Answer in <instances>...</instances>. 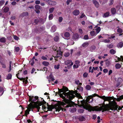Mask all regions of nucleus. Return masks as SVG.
<instances>
[{
  "label": "nucleus",
  "mask_w": 123,
  "mask_h": 123,
  "mask_svg": "<svg viewBox=\"0 0 123 123\" xmlns=\"http://www.w3.org/2000/svg\"><path fill=\"white\" fill-rule=\"evenodd\" d=\"M60 90H62L61 92H66L69 91L68 88L64 86H63L62 88Z\"/></svg>",
  "instance_id": "nucleus-8"
},
{
  "label": "nucleus",
  "mask_w": 123,
  "mask_h": 123,
  "mask_svg": "<svg viewBox=\"0 0 123 123\" xmlns=\"http://www.w3.org/2000/svg\"><path fill=\"white\" fill-rule=\"evenodd\" d=\"M77 92L78 91L77 90L69 91L68 92L64 93V95L68 99L67 100H72L75 97V95H76V94L78 93Z\"/></svg>",
  "instance_id": "nucleus-5"
},
{
  "label": "nucleus",
  "mask_w": 123,
  "mask_h": 123,
  "mask_svg": "<svg viewBox=\"0 0 123 123\" xmlns=\"http://www.w3.org/2000/svg\"><path fill=\"white\" fill-rule=\"evenodd\" d=\"M110 52L111 54L113 55L116 53V51L113 49H111L110 50Z\"/></svg>",
  "instance_id": "nucleus-23"
},
{
  "label": "nucleus",
  "mask_w": 123,
  "mask_h": 123,
  "mask_svg": "<svg viewBox=\"0 0 123 123\" xmlns=\"http://www.w3.org/2000/svg\"><path fill=\"white\" fill-rule=\"evenodd\" d=\"M63 18L62 17H59V22H61L62 21Z\"/></svg>",
  "instance_id": "nucleus-53"
},
{
  "label": "nucleus",
  "mask_w": 123,
  "mask_h": 123,
  "mask_svg": "<svg viewBox=\"0 0 123 123\" xmlns=\"http://www.w3.org/2000/svg\"><path fill=\"white\" fill-rule=\"evenodd\" d=\"M40 1L39 0H36L35 1V3L37 4H38L40 3Z\"/></svg>",
  "instance_id": "nucleus-62"
},
{
  "label": "nucleus",
  "mask_w": 123,
  "mask_h": 123,
  "mask_svg": "<svg viewBox=\"0 0 123 123\" xmlns=\"http://www.w3.org/2000/svg\"><path fill=\"white\" fill-rule=\"evenodd\" d=\"M88 74L86 72H85L83 74V76L84 77L86 78L87 77Z\"/></svg>",
  "instance_id": "nucleus-45"
},
{
  "label": "nucleus",
  "mask_w": 123,
  "mask_h": 123,
  "mask_svg": "<svg viewBox=\"0 0 123 123\" xmlns=\"http://www.w3.org/2000/svg\"><path fill=\"white\" fill-rule=\"evenodd\" d=\"M97 96L102 99L103 100H116L118 99V98L117 99L114 98L113 96L110 97L107 96L106 97L105 96H100L94 93L92 95L89 96L87 97L86 100H90V99H92L93 97Z\"/></svg>",
  "instance_id": "nucleus-4"
},
{
  "label": "nucleus",
  "mask_w": 123,
  "mask_h": 123,
  "mask_svg": "<svg viewBox=\"0 0 123 123\" xmlns=\"http://www.w3.org/2000/svg\"><path fill=\"white\" fill-rule=\"evenodd\" d=\"M2 67L3 68H6V65L5 63V62H3V61L0 62Z\"/></svg>",
  "instance_id": "nucleus-16"
},
{
  "label": "nucleus",
  "mask_w": 123,
  "mask_h": 123,
  "mask_svg": "<svg viewBox=\"0 0 123 123\" xmlns=\"http://www.w3.org/2000/svg\"><path fill=\"white\" fill-rule=\"evenodd\" d=\"M12 70L11 68V66L10 65H9V69L7 71L8 72H10Z\"/></svg>",
  "instance_id": "nucleus-56"
},
{
  "label": "nucleus",
  "mask_w": 123,
  "mask_h": 123,
  "mask_svg": "<svg viewBox=\"0 0 123 123\" xmlns=\"http://www.w3.org/2000/svg\"><path fill=\"white\" fill-rule=\"evenodd\" d=\"M104 61L105 62L106 65L107 67L109 66L110 65L111 62L109 61L108 59H107L105 60Z\"/></svg>",
  "instance_id": "nucleus-15"
},
{
  "label": "nucleus",
  "mask_w": 123,
  "mask_h": 123,
  "mask_svg": "<svg viewBox=\"0 0 123 123\" xmlns=\"http://www.w3.org/2000/svg\"><path fill=\"white\" fill-rule=\"evenodd\" d=\"M111 11L112 14L113 15H114L116 13V10L114 8H112L111 9Z\"/></svg>",
  "instance_id": "nucleus-13"
},
{
  "label": "nucleus",
  "mask_w": 123,
  "mask_h": 123,
  "mask_svg": "<svg viewBox=\"0 0 123 123\" xmlns=\"http://www.w3.org/2000/svg\"><path fill=\"white\" fill-rule=\"evenodd\" d=\"M90 33L91 35L92 36H96V33L94 31H91L90 32Z\"/></svg>",
  "instance_id": "nucleus-25"
},
{
  "label": "nucleus",
  "mask_w": 123,
  "mask_h": 123,
  "mask_svg": "<svg viewBox=\"0 0 123 123\" xmlns=\"http://www.w3.org/2000/svg\"><path fill=\"white\" fill-rule=\"evenodd\" d=\"M123 46V43L122 42H120L118 44V47L120 48H122Z\"/></svg>",
  "instance_id": "nucleus-36"
},
{
  "label": "nucleus",
  "mask_w": 123,
  "mask_h": 123,
  "mask_svg": "<svg viewBox=\"0 0 123 123\" xmlns=\"http://www.w3.org/2000/svg\"><path fill=\"white\" fill-rule=\"evenodd\" d=\"M55 9L54 7H52L49 9V13H52L53 11Z\"/></svg>",
  "instance_id": "nucleus-34"
},
{
  "label": "nucleus",
  "mask_w": 123,
  "mask_h": 123,
  "mask_svg": "<svg viewBox=\"0 0 123 123\" xmlns=\"http://www.w3.org/2000/svg\"><path fill=\"white\" fill-rule=\"evenodd\" d=\"M110 41L109 39H105L102 41V42L106 43H109Z\"/></svg>",
  "instance_id": "nucleus-28"
},
{
  "label": "nucleus",
  "mask_w": 123,
  "mask_h": 123,
  "mask_svg": "<svg viewBox=\"0 0 123 123\" xmlns=\"http://www.w3.org/2000/svg\"><path fill=\"white\" fill-rule=\"evenodd\" d=\"M101 30L100 28V27H98L96 28V32L97 34H98L100 31Z\"/></svg>",
  "instance_id": "nucleus-29"
},
{
  "label": "nucleus",
  "mask_w": 123,
  "mask_h": 123,
  "mask_svg": "<svg viewBox=\"0 0 123 123\" xmlns=\"http://www.w3.org/2000/svg\"><path fill=\"white\" fill-rule=\"evenodd\" d=\"M76 95H75V97L77 98H78V99H79L80 98L81 99H83V98L82 96L79 93H77Z\"/></svg>",
  "instance_id": "nucleus-20"
},
{
  "label": "nucleus",
  "mask_w": 123,
  "mask_h": 123,
  "mask_svg": "<svg viewBox=\"0 0 123 123\" xmlns=\"http://www.w3.org/2000/svg\"><path fill=\"white\" fill-rule=\"evenodd\" d=\"M86 89L88 90H90L91 89V87L90 85H87L86 87Z\"/></svg>",
  "instance_id": "nucleus-33"
},
{
  "label": "nucleus",
  "mask_w": 123,
  "mask_h": 123,
  "mask_svg": "<svg viewBox=\"0 0 123 123\" xmlns=\"http://www.w3.org/2000/svg\"><path fill=\"white\" fill-rule=\"evenodd\" d=\"M58 92H56L55 93V96H56L57 94H59L61 92H61L62 91V90H60V89H60L59 88H58Z\"/></svg>",
  "instance_id": "nucleus-38"
},
{
  "label": "nucleus",
  "mask_w": 123,
  "mask_h": 123,
  "mask_svg": "<svg viewBox=\"0 0 123 123\" xmlns=\"http://www.w3.org/2000/svg\"><path fill=\"white\" fill-rule=\"evenodd\" d=\"M35 8L37 10L40 9V6L38 5H36L35 6Z\"/></svg>",
  "instance_id": "nucleus-40"
},
{
  "label": "nucleus",
  "mask_w": 123,
  "mask_h": 123,
  "mask_svg": "<svg viewBox=\"0 0 123 123\" xmlns=\"http://www.w3.org/2000/svg\"><path fill=\"white\" fill-rule=\"evenodd\" d=\"M6 41V39L5 37L1 38L0 39V41L1 42L5 43Z\"/></svg>",
  "instance_id": "nucleus-24"
},
{
  "label": "nucleus",
  "mask_w": 123,
  "mask_h": 123,
  "mask_svg": "<svg viewBox=\"0 0 123 123\" xmlns=\"http://www.w3.org/2000/svg\"><path fill=\"white\" fill-rule=\"evenodd\" d=\"M115 67L116 68L118 69L120 68L121 67V66L119 63H117L116 64Z\"/></svg>",
  "instance_id": "nucleus-27"
},
{
  "label": "nucleus",
  "mask_w": 123,
  "mask_h": 123,
  "mask_svg": "<svg viewBox=\"0 0 123 123\" xmlns=\"http://www.w3.org/2000/svg\"><path fill=\"white\" fill-rule=\"evenodd\" d=\"M78 118L79 121H85V117L82 116H79L78 117Z\"/></svg>",
  "instance_id": "nucleus-14"
},
{
  "label": "nucleus",
  "mask_w": 123,
  "mask_h": 123,
  "mask_svg": "<svg viewBox=\"0 0 123 123\" xmlns=\"http://www.w3.org/2000/svg\"><path fill=\"white\" fill-rule=\"evenodd\" d=\"M72 0H67L66 1V3L67 5H68L69 4L70 2H72Z\"/></svg>",
  "instance_id": "nucleus-52"
},
{
  "label": "nucleus",
  "mask_w": 123,
  "mask_h": 123,
  "mask_svg": "<svg viewBox=\"0 0 123 123\" xmlns=\"http://www.w3.org/2000/svg\"><path fill=\"white\" fill-rule=\"evenodd\" d=\"M85 16H86L85 15L84 13H83L81 14V16H80V18H82L84 17Z\"/></svg>",
  "instance_id": "nucleus-63"
},
{
  "label": "nucleus",
  "mask_w": 123,
  "mask_h": 123,
  "mask_svg": "<svg viewBox=\"0 0 123 123\" xmlns=\"http://www.w3.org/2000/svg\"><path fill=\"white\" fill-rule=\"evenodd\" d=\"M29 111L28 110H26L25 111V114L26 115V116H27V115L29 114Z\"/></svg>",
  "instance_id": "nucleus-51"
},
{
  "label": "nucleus",
  "mask_w": 123,
  "mask_h": 123,
  "mask_svg": "<svg viewBox=\"0 0 123 123\" xmlns=\"http://www.w3.org/2000/svg\"><path fill=\"white\" fill-rule=\"evenodd\" d=\"M59 39V38L58 36H56L54 38V40L56 42L58 41Z\"/></svg>",
  "instance_id": "nucleus-31"
},
{
  "label": "nucleus",
  "mask_w": 123,
  "mask_h": 123,
  "mask_svg": "<svg viewBox=\"0 0 123 123\" xmlns=\"http://www.w3.org/2000/svg\"><path fill=\"white\" fill-rule=\"evenodd\" d=\"M103 71L104 73H106L108 71V70L107 69H104L103 70Z\"/></svg>",
  "instance_id": "nucleus-64"
},
{
  "label": "nucleus",
  "mask_w": 123,
  "mask_h": 123,
  "mask_svg": "<svg viewBox=\"0 0 123 123\" xmlns=\"http://www.w3.org/2000/svg\"><path fill=\"white\" fill-rule=\"evenodd\" d=\"M12 75L11 74H9L7 76L6 79L8 80L11 79H12Z\"/></svg>",
  "instance_id": "nucleus-18"
},
{
  "label": "nucleus",
  "mask_w": 123,
  "mask_h": 123,
  "mask_svg": "<svg viewBox=\"0 0 123 123\" xmlns=\"http://www.w3.org/2000/svg\"><path fill=\"white\" fill-rule=\"evenodd\" d=\"M19 50L20 49L18 47H16L15 49V51L17 52H18L19 51Z\"/></svg>",
  "instance_id": "nucleus-50"
},
{
  "label": "nucleus",
  "mask_w": 123,
  "mask_h": 123,
  "mask_svg": "<svg viewBox=\"0 0 123 123\" xmlns=\"http://www.w3.org/2000/svg\"><path fill=\"white\" fill-rule=\"evenodd\" d=\"M84 39L85 40H87L89 39V37L88 35H85L84 37Z\"/></svg>",
  "instance_id": "nucleus-47"
},
{
  "label": "nucleus",
  "mask_w": 123,
  "mask_h": 123,
  "mask_svg": "<svg viewBox=\"0 0 123 123\" xmlns=\"http://www.w3.org/2000/svg\"><path fill=\"white\" fill-rule=\"evenodd\" d=\"M64 102L58 101L56 104V106L61 109L62 107L64 108L71 107L73 106L75 104V103L72 101V100H64Z\"/></svg>",
  "instance_id": "nucleus-3"
},
{
  "label": "nucleus",
  "mask_w": 123,
  "mask_h": 123,
  "mask_svg": "<svg viewBox=\"0 0 123 123\" xmlns=\"http://www.w3.org/2000/svg\"><path fill=\"white\" fill-rule=\"evenodd\" d=\"M23 82L25 83V84H26L28 83V81L27 80H26L25 78L24 80L23 81Z\"/></svg>",
  "instance_id": "nucleus-46"
},
{
  "label": "nucleus",
  "mask_w": 123,
  "mask_h": 123,
  "mask_svg": "<svg viewBox=\"0 0 123 123\" xmlns=\"http://www.w3.org/2000/svg\"><path fill=\"white\" fill-rule=\"evenodd\" d=\"M107 47L109 48H111L113 47V45L112 43H111L109 45H108Z\"/></svg>",
  "instance_id": "nucleus-37"
},
{
  "label": "nucleus",
  "mask_w": 123,
  "mask_h": 123,
  "mask_svg": "<svg viewBox=\"0 0 123 123\" xmlns=\"http://www.w3.org/2000/svg\"><path fill=\"white\" fill-rule=\"evenodd\" d=\"M117 31L120 33H121L123 32V30L122 29L119 28L117 29Z\"/></svg>",
  "instance_id": "nucleus-39"
},
{
  "label": "nucleus",
  "mask_w": 123,
  "mask_h": 123,
  "mask_svg": "<svg viewBox=\"0 0 123 123\" xmlns=\"http://www.w3.org/2000/svg\"><path fill=\"white\" fill-rule=\"evenodd\" d=\"M92 2L96 8H98L99 7V5L98 2L96 0H93Z\"/></svg>",
  "instance_id": "nucleus-10"
},
{
  "label": "nucleus",
  "mask_w": 123,
  "mask_h": 123,
  "mask_svg": "<svg viewBox=\"0 0 123 123\" xmlns=\"http://www.w3.org/2000/svg\"><path fill=\"white\" fill-rule=\"evenodd\" d=\"M5 2V1L4 0H2L0 1V6H1L3 5Z\"/></svg>",
  "instance_id": "nucleus-41"
},
{
  "label": "nucleus",
  "mask_w": 123,
  "mask_h": 123,
  "mask_svg": "<svg viewBox=\"0 0 123 123\" xmlns=\"http://www.w3.org/2000/svg\"><path fill=\"white\" fill-rule=\"evenodd\" d=\"M78 111L79 112L81 113H83L84 112V111L83 110L81 109H79Z\"/></svg>",
  "instance_id": "nucleus-57"
},
{
  "label": "nucleus",
  "mask_w": 123,
  "mask_h": 123,
  "mask_svg": "<svg viewBox=\"0 0 123 123\" xmlns=\"http://www.w3.org/2000/svg\"><path fill=\"white\" fill-rule=\"evenodd\" d=\"M39 21V19H38V18L35 19L34 20V23L36 24H37L38 23Z\"/></svg>",
  "instance_id": "nucleus-42"
},
{
  "label": "nucleus",
  "mask_w": 123,
  "mask_h": 123,
  "mask_svg": "<svg viewBox=\"0 0 123 123\" xmlns=\"http://www.w3.org/2000/svg\"><path fill=\"white\" fill-rule=\"evenodd\" d=\"M73 13L74 15L77 16L79 14L80 11L78 10H75L73 11Z\"/></svg>",
  "instance_id": "nucleus-12"
},
{
  "label": "nucleus",
  "mask_w": 123,
  "mask_h": 123,
  "mask_svg": "<svg viewBox=\"0 0 123 123\" xmlns=\"http://www.w3.org/2000/svg\"><path fill=\"white\" fill-rule=\"evenodd\" d=\"M57 54H59L60 56H61V58L62 56V53L61 51L58 52H57Z\"/></svg>",
  "instance_id": "nucleus-61"
},
{
  "label": "nucleus",
  "mask_w": 123,
  "mask_h": 123,
  "mask_svg": "<svg viewBox=\"0 0 123 123\" xmlns=\"http://www.w3.org/2000/svg\"><path fill=\"white\" fill-rule=\"evenodd\" d=\"M89 100H80L81 105L84 108L88 110L89 111H100L102 110V112L106 111H109L110 109L111 110H121L122 108L120 106L118 107V105L115 100H104V102L108 101V104H107L105 105V104L104 105L101 104L99 107L97 106L92 107L89 105L88 104Z\"/></svg>",
  "instance_id": "nucleus-1"
},
{
  "label": "nucleus",
  "mask_w": 123,
  "mask_h": 123,
  "mask_svg": "<svg viewBox=\"0 0 123 123\" xmlns=\"http://www.w3.org/2000/svg\"><path fill=\"white\" fill-rule=\"evenodd\" d=\"M9 10V8L8 6L5 7L3 9V12H7Z\"/></svg>",
  "instance_id": "nucleus-22"
},
{
  "label": "nucleus",
  "mask_w": 123,
  "mask_h": 123,
  "mask_svg": "<svg viewBox=\"0 0 123 123\" xmlns=\"http://www.w3.org/2000/svg\"><path fill=\"white\" fill-rule=\"evenodd\" d=\"M60 68V65L59 64L58 65H55L54 66V68L55 69H58Z\"/></svg>",
  "instance_id": "nucleus-48"
},
{
  "label": "nucleus",
  "mask_w": 123,
  "mask_h": 123,
  "mask_svg": "<svg viewBox=\"0 0 123 123\" xmlns=\"http://www.w3.org/2000/svg\"><path fill=\"white\" fill-rule=\"evenodd\" d=\"M78 87L77 88V90H79L81 91H83V88L82 87L78 86Z\"/></svg>",
  "instance_id": "nucleus-32"
},
{
  "label": "nucleus",
  "mask_w": 123,
  "mask_h": 123,
  "mask_svg": "<svg viewBox=\"0 0 123 123\" xmlns=\"http://www.w3.org/2000/svg\"><path fill=\"white\" fill-rule=\"evenodd\" d=\"M29 13L27 12H24L21 13L20 15V17H23L24 16H27L28 15Z\"/></svg>",
  "instance_id": "nucleus-11"
},
{
  "label": "nucleus",
  "mask_w": 123,
  "mask_h": 123,
  "mask_svg": "<svg viewBox=\"0 0 123 123\" xmlns=\"http://www.w3.org/2000/svg\"><path fill=\"white\" fill-rule=\"evenodd\" d=\"M64 35L65 37H68L70 36V34L69 32H66L65 33Z\"/></svg>",
  "instance_id": "nucleus-26"
},
{
  "label": "nucleus",
  "mask_w": 123,
  "mask_h": 123,
  "mask_svg": "<svg viewBox=\"0 0 123 123\" xmlns=\"http://www.w3.org/2000/svg\"><path fill=\"white\" fill-rule=\"evenodd\" d=\"M42 64L43 65L46 67L48 66L49 64V63L48 62L46 61L43 62Z\"/></svg>",
  "instance_id": "nucleus-21"
},
{
  "label": "nucleus",
  "mask_w": 123,
  "mask_h": 123,
  "mask_svg": "<svg viewBox=\"0 0 123 123\" xmlns=\"http://www.w3.org/2000/svg\"><path fill=\"white\" fill-rule=\"evenodd\" d=\"M41 59L43 60H47V58L45 56H43L41 57Z\"/></svg>",
  "instance_id": "nucleus-55"
},
{
  "label": "nucleus",
  "mask_w": 123,
  "mask_h": 123,
  "mask_svg": "<svg viewBox=\"0 0 123 123\" xmlns=\"http://www.w3.org/2000/svg\"><path fill=\"white\" fill-rule=\"evenodd\" d=\"M79 31L80 34H82L83 33V31L81 29H79Z\"/></svg>",
  "instance_id": "nucleus-60"
},
{
  "label": "nucleus",
  "mask_w": 123,
  "mask_h": 123,
  "mask_svg": "<svg viewBox=\"0 0 123 123\" xmlns=\"http://www.w3.org/2000/svg\"><path fill=\"white\" fill-rule=\"evenodd\" d=\"M71 62V61L69 60H68L66 62V63H67V64H70Z\"/></svg>",
  "instance_id": "nucleus-59"
},
{
  "label": "nucleus",
  "mask_w": 123,
  "mask_h": 123,
  "mask_svg": "<svg viewBox=\"0 0 123 123\" xmlns=\"http://www.w3.org/2000/svg\"><path fill=\"white\" fill-rule=\"evenodd\" d=\"M70 55V53H69L67 52L66 53L64 54V56L66 57Z\"/></svg>",
  "instance_id": "nucleus-43"
},
{
  "label": "nucleus",
  "mask_w": 123,
  "mask_h": 123,
  "mask_svg": "<svg viewBox=\"0 0 123 123\" xmlns=\"http://www.w3.org/2000/svg\"><path fill=\"white\" fill-rule=\"evenodd\" d=\"M79 37V35L77 33H75L73 35L72 39L74 40L78 39Z\"/></svg>",
  "instance_id": "nucleus-7"
},
{
  "label": "nucleus",
  "mask_w": 123,
  "mask_h": 123,
  "mask_svg": "<svg viewBox=\"0 0 123 123\" xmlns=\"http://www.w3.org/2000/svg\"><path fill=\"white\" fill-rule=\"evenodd\" d=\"M34 100H33L34 101ZM30 101V103L28 105V108L27 110L29 111H31V110L32 108H36L38 110L40 108L39 106L42 105H43L46 103V102L44 100H43V101H39L38 100V101L35 102L33 101V100H29Z\"/></svg>",
  "instance_id": "nucleus-2"
},
{
  "label": "nucleus",
  "mask_w": 123,
  "mask_h": 123,
  "mask_svg": "<svg viewBox=\"0 0 123 123\" xmlns=\"http://www.w3.org/2000/svg\"><path fill=\"white\" fill-rule=\"evenodd\" d=\"M53 18V14H50L49 16V20H52Z\"/></svg>",
  "instance_id": "nucleus-35"
},
{
  "label": "nucleus",
  "mask_w": 123,
  "mask_h": 123,
  "mask_svg": "<svg viewBox=\"0 0 123 123\" xmlns=\"http://www.w3.org/2000/svg\"><path fill=\"white\" fill-rule=\"evenodd\" d=\"M65 92H63L62 93H60L58 95H59V96L60 97L62 98V99H63V100H66L68 99H66V97L67 98L66 96H65V95H64V93Z\"/></svg>",
  "instance_id": "nucleus-9"
},
{
  "label": "nucleus",
  "mask_w": 123,
  "mask_h": 123,
  "mask_svg": "<svg viewBox=\"0 0 123 123\" xmlns=\"http://www.w3.org/2000/svg\"><path fill=\"white\" fill-rule=\"evenodd\" d=\"M29 100H39L38 99L39 98L38 96H29Z\"/></svg>",
  "instance_id": "nucleus-6"
},
{
  "label": "nucleus",
  "mask_w": 123,
  "mask_h": 123,
  "mask_svg": "<svg viewBox=\"0 0 123 123\" xmlns=\"http://www.w3.org/2000/svg\"><path fill=\"white\" fill-rule=\"evenodd\" d=\"M114 2V0H110V1L109 4V5L110 6H111L113 4Z\"/></svg>",
  "instance_id": "nucleus-44"
},
{
  "label": "nucleus",
  "mask_w": 123,
  "mask_h": 123,
  "mask_svg": "<svg viewBox=\"0 0 123 123\" xmlns=\"http://www.w3.org/2000/svg\"><path fill=\"white\" fill-rule=\"evenodd\" d=\"M122 99H123V95L120 96L118 98V99L116 100H121Z\"/></svg>",
  "instance_id": "nucleus-54"
},
{
  "label": "nucleus",
  "mask_w": 123,
  "mask_h": 123,
  "mask_svg": "<svg viewBox=\"0 0 123 123\" xmlns=\"http://www.w3.org/2000/svg\"><path fill=\"white\" fill-rule=\"evenodd\" d=\"M110 15V13L109 12H107L104 13L103 15V17L104 18H105L108 17Z\"/></svg>",
  "instance_id": "nucleus-19"
},
{
  "label": "nucleus",
  "mask_w": 123,
  "mask_h": 123,
  "mask_svg": "<svg viewBox=\"0 0 123 123\" xmlns=\"http://www.w3.org/2000/svg\"><path fill=\"white\" fill-rule=\"evenodd\" d=\"M56 27L55 26H53L51 28V31L52 32H55L56 30Z\"/></svg>",
  "instance_id": "nucleus-17"
},
{
  "label": "nucleus",
  "mask_w": 123,
  "mask_h": 123,
  "mask_svg": "<svg viewBox=\"0 0 123 123\" xmlns=\"http://www.w3.org/2000/svg\"><path fill=\"white\" fill-rule=\"evenodd\" d=\"M47 68L46 67H44L42 69V70L43 71H47Z\"/></svg>",
  "instance_id": "nucleus-58"
},
{
  "label": "nucleus",
  "mask_w": 123,
  "mask_h": 123,
  "mask_svg": "<svg viewBox=\"0 0 123 123\" xmlns=\"http://www.w3.org/2000/svg\"><path fill=\"white\" fill-rule=\"evenodd\" d=\"M88 43L87 42L84 43L82 45V46L84 47H86L88 45Z\"/></svg>",
  "instance_id": "nucleus-30"
},
{
  "label": "nucleus",
  "mask_w": 123,
  "mask_h": 123,
  "mask_svg": "<svg viewBox=\"0 0 123 123\" xmlns=\"http://www.w3.org/2000/svg\"><path fill=\"white\" fill-rule=\"evenodd\" d=\"M75 83L77 85H78V84L80 82V81L78 80H75Z\"/></svg>",
  "instance_id": "nucleus-49"
}]
</instances>
